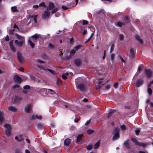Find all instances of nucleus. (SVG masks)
<instances>
[{
    "label": "nucleus",
    "instance_id": "nucleus-1",
    "mask_svg": "<svg viewBox=\"0 0 153 153\" xmlns=\"http://www.w3.org/2000/svg\"><path fill=\"white\" fill-rule=\"evenodd\" d=\"M4 127L6 128L5 131L6 134L8 136H10L11 134V130L12 128L11 126L9 124H6L4 125Z\"/></svg>",
    "mask_w": 153,
    "mask_h": 153
},
{
    "label": "nucleus",
    "instance_id": "nucleus-2",
    "mask_svg": "<svg viewBox=\"0 0 153 153\" xmlns=\"http://www.w3.org/2000/svg\"><path fill=\"white\" fill-rule=\"evenodd\" d=\"M114 134L113 136L112 140H116L118 139L120 137L119 129L117 128H116L114 130Z\"/></svg>",
    "mask_w": 153,
    "mask_h": 153
},
{
    "label": "nucleus",
    "instance_id": "nucleus-3",
    "mask_svg": "<svg viewBox=\"0 0 153 153\" xmlns=\"http://www.w3.org/2000/svg\"><path fill=\"white\" fill-rule=\"evenodd\" d=\"M131 140L136 145L139 146L145 147L146 146V145L145 144L143 143H140L137 140L134 138H131Z\"/></svg>",
    "mask_w": 153,
    "mask_h": 153
},
{
    "label": "nucleus",
    "instance_id": "nucleus-4",
    "mask_svg": "<svg viewBox=\"0 0 153 153\" xmlns=\"http://www.w3.org/2000/svg\"><path fill=\"white\" fill-rule=\"evenodd\" d=\"M17 58L18 61L21 63H22L24 61V57L23 56L22 53L19 51L17 52Z\"/></svg>",
    "mask_w": 153,
    "mask_h": 153
},
{
    "label": "nucleus",
    "instance_id": "nucleus-5",
    "mask_svg": "<svg viewBox=\"0 0 153 153\" xmlns=\"http://www.w3.org/2000/svg\"><path fill=\"white\" fill-rule=\"evenodd\" d=\"M50 12L48 10L44 11V13L42 14V18L43 19H45L46 18H48L50 16Z\"/></svg>",
    "mask_w": 153,
    "mask_h": 153
},
{
    "label": "nucleus",
    "instance_id": "nucleus-6",
    "mask_svg": "<svg viewBox=\"0 0 153 153\" xmlns=\"http://www.w3.org/2000/svg\"><path fill=\"white\" fill-rule=\"evenodd\" d=\"M22 98L21 97H16L12 99V102L17 103H19L22 100Z\"/></svg>",
    "mask_w": 153,
    "mask_h": 153
},
{
    "label": "nucleus",
    "instance_id": "nucleus-7",
    "mask_svg": "<svg viewBox=\"0 0 153 153\" xmlns=\"http://www.w3.org/2000/svg\"><path fill=\"white\" fill-rule=\"evenodd\" d=\"M74 63L76 66H79L82 64L81 59L79 58H76L74 60Z\"/></svg>",
    "mask_w": 153,
    "mask_h": 153
},
{
    "label": "nucleus",
    "instance_id": "nucleus-8",
    "mask_svg": "<svg viewBox=\"0 0 153 153\" xmlns=\"http://www.w3.org/2000/svg\"><path fill=\"white\" fill-rule=\"evenodd\" d=\"M143 83V80L142 79H138L135 83L136 86L137 87H139L142 85Z\"/></svg>",
    "mask_w": 153,
    "mask_h": 153
},
{
    "label": "nucleus",
    "instance_id": "nucleus-9",
    "mask_svg": "<svg viewBox=\"0 0 153 153\" xmlns=\"http://www.w3.org/2000/svg\"><path fill=\"white\" fill-rule=\"evenodd\" d=\"M14 79L15 81L17 83H21L22 81V79L16 75H14Z\"/></svg>",
    "mask_w": 153,
    "mask_h": 153
},
{
    "label": "nucleus",
    "instance_id": "nucleus-10",
    "mask_svg": "<svg viewBox=\"0 0 153 153\" xmlns=\"http://www.w3.org/2000/svg\"><path fill=\"white\" fill-rule=\"evenodd\" d=\"M38 16V15H33L31 16H29V19L30 18L31 21H33L34 23L36 24L37 23L36 18Z\"/></svg>",
    "mask_w": 153,
    "mask_h": 153
},
{
    "label": "nucleus",
    "instance_id": "nucleus-11",
    "mask_svg": "<svg viewBox=\"0 0 153 153\" xmlns=\"http://www.w3.org/2000/svg\"><path fill=\"white\" fill-rule=\"evenodd\" d=\"M8 108L9 110L13 112L16 113L18 111L17 108L13 106H10L8 107Z\"/></svg>",
    "mask_w": 153,
    "mask_h": 153
},
{
    "label": "nucleus",
    "instance_id": "nucleus-12",
    "mask_svg": "<svg viewBox=\"0 0 153 153\" xmlns=\"http://www.w3.org/2000/svg\"><path fill=\"white\" fill-rule=\"evenodd\" d=\"M78 88L82 92L84 91H85V87L84 85L82 83H80L78 85Z\"/></svg>",
    "mask_w": 153,
    "mask_h": 153
},
{
    "label": "nucleus",
    "instance_id": "nucleus-13",
    "mask_svg": "<svg viewBox=\"0 0 153 153\" xmlns=\"http://www.w3.org/2000/svg\"><path fill=\"white\" fill-rule=\"evenodd\" d=\"M24 40H22L21 41H19L18 40H16L15 41V44L18 47L22 46L23 45L24 43Z\"/></svg>",
    "mask_w": 153,
    "mask_h": 153
},
{
    "label": "nucleus",
    "instance_id": "nucleus-14",
    "mask_svg": "<svg viewBox=\"0 0 153 153\" xmlns=\"http://www.w3.org/2000/svg\"><path fill=\"white\" fill-rule=\"evenodd\" d=\"M15 140L18 142H21L24 139L22 135H20L19 136L15 137Z\"/></svg>",
    "mask_w": 153,
    "mask_h": 153
},
{
    "label": "nucleus",
    "instance_id": "nucleus-15",
    "mask_svg": "<svg viewBox=\"0 0 153 153\" xmlns=\"http://www.w3.org/2000/svg\"><path fill=\"white\" fill-rule=\"evenodd\" d=\"M42 117L41 115L38 116L37 115H33L32 116L31 118V120H34L36 119H38L41 120L42 119Z\"/></svg>",
    "mask_w": 153,
    "mask_h": 153
},
{
    "label": "nucleus",
    "instance_id": "nucleus-16",
    "mask_svg": "<svg viewBox=\"0 0 153 153\" xmlns=\"http://www.w3.org/2000/svg\"><path fill=\"white\" fill-rule=\"evenodd\" d=\"M54 7V5L52 2H50L49 4V6L47 7V10H51Z\"/></svg>",
    "mask_w": 153,
    "mask_h": 153
},
{
    "label": "nucleus",
    "instance_id": "nucleus-17",
    "mask_svg": "<svg viewBox=\"0 0 153 153\" xmlns=\"http://www.w3.org/2000/svg\"><path fill=\"white\" fill-rule=\"evenodd\" d=\"M129 55L131 58H133L134 57V50L133 48L130 49Z\"/></svg>",
    "mask_w": 153,
    "mask_h": 153
},
{
    "label": "nucleus",
    "instance_id": "nucleus-18",
    "mask_svg": "<svg viewBox=\"0 0 153 153\" xmlns=\"http://www.w3.org/2000/svg\"><path fill=\"white\" fill-rule=\"evenodd\" d=\"M71 142V140L69 138L66 139L64 142V144L65 146H68L69 145Z\"/></svg>",
    "mask_w": 153,
    "mask_h": 153
},
{
    "label": "nucleus",
    "instance_id": "nucleus-19",
    "mask_svg": "<svg viewBox=\"0 0 153 153\" xmlns=\"http://www.w3.org/2000/svg\"><path fill=\"white\" fill-rule=\"evenodd\" d=\"M145 73L147 76H150L152 74V71L149 69H146L145 71Z\"/></svg>",
    "mask_w": 153,
    "mask_h": 153
},
{
    "label": "nucleus",
    "instance_id": "nucleus-20",
    "mask_svg": "<svg viewBox=\"0 0 153 153\" xmlns=\"http://www.w3.org/2000/svg\"><path fill=\"white\" fill-rule=\"evenodd\" d=\"M4 121V119L3 117V114L0 112V123H2Z\"/></svg>",
    "mask_w": 153,
    "mask_h": 153
},
{
    "label": "nucleus",
    "instance_id": "nucleus-21",
    "mask_svg": "<svg viewBox=\"0 0 153 153\" xmlns=\"http://www.w3.org/2000/svg\"><path fill=\"white\" fill-rule=\"evenodd\" d=\"M68 75L69 73L66 72L65 74H62V77L63 79H66L68 78Z\"/></svg>",
    "mask_w": 153,
    "mask_h": 153
},
{
    "label": "nucleus",
    "instance_id": "nucleus-22",
    "mask_svg": "<svg viewBox=\"0 0 153 153\" xmlns=\"http://www.w3.org/2000/svg\"><path fill=\"white\" fill-rule=\"evenodd\" d=\"M15 36L18 39H19V40H20L21 41H22V40L24 41V38L23 36L19 35L17 33H16L15 34Z\"/></svg>",
    "mask_w": 153,
    "mask_h": 153
},
{
    "label": "nucleus",
    "instance_id": "nucleus-23",
    "mask_svg": "<svg viewBox=\"0 0 153 153\" xmlns=\"http://www.w3.org/2000/svg\"><path fill=\"white\" fill-rule=\"evenodd\" d=\"M136 39L140 43L142 44L143 43V41L142 39H140V36L138 35H136L135 36Z\"/></svg>",
    "mask_w": 153,
    "mask_h": 153
},
{
    "label": "nucleus",
    "instance_id": "nucleus-24",
    "mask_svg": "<svg viewBox=\"0 0 153 153\" xmlns=\"http://www.w3.org/2000/svg\"><path fill=\"white\" fill-rule=\"evenodd\" d=\"M40 35L38 33H35L34 35L32 36V38L36 40L39 37Z\"/></svg>",
    "mask_w": 153,
    "mask_h": 153
},
{
    "label": "nucleus",
    "instance_id": "nucleus-25",
    "mask_svg": "<svg viewBox=\"0 0 153 153\" xmlns=\"http://www.w3.org/2000/svg\"><path fill=\"white\" fill-rule=\"evenodd\" d=\"M11 9L12 11L13 12H16L19 11V10L17 9V7L15 6L11 7Z\"/></svg>",
    "mask_w": 153,
    "mask_h": 153
},
{
    "label": "nucleus",
    "instance_id": "nucleus-26",
    "mask_svg": "<svg viewBox=\"0 0 153 153\" xmlns=\"http://www.w3.org/2000/svg\"><path fill=\"white\" fill-rule=\"evenodd\" d=\"M82 134H79L78 135L77 137V140L76 141V142L77 143L79 142L80 140H81L82 137Z\"/></svg>",
    "mask_w": 153,
    "mask_h": 153
},
{
    "label": "nucleus",
    "instance_id": "nucleus-27",
    "mask_svg": "<svg viewBox=\"0 0 153 153\" xmlns=\"http://www.w3.org/2000/svg\"><path fill=\"white\" fill-rule=\"evenodd\" d=\"M82 47V45H78L75 46L73 49L75 50V51H77L78 49H79L81 47Z\"/></svg>",
    "mask_w": 153,
    "mask_h": 153
},
{
    "label": "nucleus",
    "instance_id": "nucleus-28",
    "mask_svg": "<svg viewBox=\"0 0 153 153\" xmlns=\"http://www.w3.org/2000/svg\"><path fill=\"white\" fill-rule=\"evenodd\" d=\"M129 140H127L124 143V145L127 148H128L129 146Z\"/></svg>",
    "mask_w": 153,
    "mask_h": 153
},
{
    "label": "nucleus",
    "instance_id": "nucleus-29",
    "mask_svg": "<svg viewBox=\"0 0 153 153\" xmlns=\"http://www.w3.org/2000/svg\"><path fill=\"white\" fill-rule=\"evenodd\" d=\"M100 144V141H98L94 145L93 147L95 149H97L99 146Z\"/></svg>",
    "mask_w": 153,
    "mask_h": 153
},
{
    "label": "nucleus",
    "instance_id": "nucleus-30",
    "mask_svg": "<svg viewBox=\"0 0 153 153\" xmlns=\"http://www.w3.org/2000/svg\"><path fill=\"white\" fill-rule=\"evenodd\" d=\"M72 56L70 54L69 55L66 56L65 58H64V59L65 61H67L70 59L71 58V56Z\"/></svg>",
    "mask_w": 153,
    "mask_h": 153
},
{
    "label": "nucleus",
    "instance_id": "nucleus-31",
    "mask_svg": "<svg viewBox=\"0 0 153 153\" xmlns=\"http://www.w3.org/2000/svg\"><path fill=\"white\" fill-rule=\"evenodd\" d=\"M124 25V23L120 22H117V25L119 27H121L123 26Z\"/></svg>",
    "mask_w": 153,
    "mask_h": 153
},
{
    "label": "nucleus",
    "instance_id": "nucleus-32",
    "mask_svg": "<svg viewBox=\"0 0 153 153\" xmlns=\"http://www.w3.org/2000/svg\"><path fill=\"white\" fill-rule=\"evenodd\" d=\"M58 10V7H56L54 8L53 9L51 12V13L52 14H54L56 13Z\"/></svg>",
    "mask_w": 153,
    "mask_h": 153
},
{
    "label": "nucleus",
    "instance_id": "nucleus-33",
    "mask_svg": "<svg viewBox=\"0 0 153 153\" xmlns=\"http://www.w3.org/2000/svg\"><path fill=\"white\" fill-rule=\"evenodd\" d=\"M115 54L114 53H112L110 56V58L112 61H113L114 59Z\"/></svg>",
    "mask_w": 153,
    "mask_h": 153
},
{
    "label": "nucleus",
    "instance_id": "nucleus-34",
    "mask_svg": "<svg viewBox=\"0 0 153 153\" xmlns=\"http://www.w3.org/2000/svg\"><path fill=\"white\" fill-rule=\"evenodd\" d=\"M76 52V51H75V50L74 49H72L71 50L69 51L70 54L72 56L73 55H74V54Z\"/></svg>",
    "mask_w": 153,
    "mask_h": 153
},
{
    "label": "nucleus",
    "instance_id": "nucleus-35",
    "mask_svg": "<svg viewBox=\"0 0 153 153\" xmlns=\"http://www.w3.org/2000/svg\"><path fill=\"white\" fill-rule=\"evenodd\" d=\"M39 6L40 7H46V5L45 4V3L44 2H42L40 3L39 4Z\"/></svg>",
    "mask_w": 153,
    "mask_h": 153
},
{
    "label": "nucleus",
    "instance_id": "nucleus-36",
    "mask_svg": "<svg viewBox=\"0 0 153 153\" xmlns=\"http://www.w3.org/2000/svg\"><path fill=\"white\" fill-rule=\"evenodd\" d=\"M124 37V36L123 34H120L119 39L120 40H122L123 39Z\"/></svg>",
    "mask_w": 153,
    "mask_h": 153
},
{
    "label": "nucleus",
    "instance_id": "nucleus-37",
    "mask_svg": "<svg viewBox=\"0 0 153 153\" xmlns=\"http://www.w3.org/2000/svg\"><path fill=\"white\" fill-rule=\"evenodd\" d=\"M147 91L149 95H151L152 94V91L150 88H148Z\"/></svg>",
    "mask_w": 153,
    "mask_h": 153
},
{
    "label": "nucleus",
    "instance_id": "nucleus-38",
    "mask_svg": "<svg viewBox=\"0 0 153 153\" xmlns=\"http://www.w3.org/2000/svg\"><path fill=\"white\" fill-rule=\"evenodd\" d=\"M29 44L30 45L31 47L32 48H34V44L31 41L29 40Z\"/></svg>",
    "mask_w": 153,
    "mask_h": 153
},
{
    "label": "nucleus",
    "instance_id": "nucleus-39",
    "mask_svg": "<svg viewBox=\"0 0 153 153\" xmlns=\"http://www.w3.org/2000/svg\"><path fill=\"white\" fill-rule=\"evenodd\" d=\"M25 111L28 113H29V105H27L25 108Z\"/></svg>",
    "mask_w": 153,
    "mask_h": 153
},
{
    "label": "nucleus",
    "instance_id": "nucleus-40",
    "mask_svg": "<svg viewBox=\"0 0 153 153\" xmlns=\"http://www.w3.org/2000/svg\"><path fill=\"white\" fill-rule=\"evenodd\" d=\"M47 70H48L51 73L53 74H55L56 73V72L55 71H53L52 70L47 69Z\"/></svg>",
    "mask_w": 153,
    "mask_h": 153
},
{
    "label": "nucleus",
    "instance_id": "nucleus-41",
    "mask_svg": "<svg viewBox=\"0 0 153 153\" xmlns=\"http://www.w3.org/2000/svg\"><path fill=\"white\" fill-rule=\"evenodd\" d=\"M94 132V131L93 130H91V129H88L87 131V133L88 134H91L92 133Z\"/></svg>",
    "mask_w": 153,
    "mask_h": 153
},
{
    "label": "nucleus",
    "instance_id": "nucleus-42",
    "mask_svg": "<svg viewBox=\"0 0 153 153\" xmlns=\"http://www.w3.org/2000/svg\"><path fill=\"white\" fill-rule=\"evenodd\" d=\"M118 56L119 58L121 60V61L122 62H124L125 64L126 63L125 61V60L123 59L122 58V56L120 55L119 56Z\"/></svg>",
    "mask_w": 153,
    "mask_h": 153
},
{
    "label": "nucleus",
    "instance_id": "nucleus-43",
    "mask_svg": "<svg viewBox=\"0 0 153 153\" xmlns=\"http://www.w3.org/2000/svg\"><path fill=\"white\" fill-rule=\"evenodd\" d=\"M38 127L40 128H43V125L41 123H39L38 125Z\"/></svg>",
    "mask_w": 153,
    "mask_h": 153
},
{
    "label": "nucleus",
    "instance_id": "nucleus-44",
    "mask_svg": "<svg viewBox=\"0 0 153 153\" xmlns=\"http://www.w3.org/2000/svg\"><path fill=\"white\" fill-rule=\"evenodd\" d=\"M92 145H89L86 147V149L88 150H90L92 149Z\"/></svg>",
    "mask_w": 153,
    "mask_h": 153
},
{
    "label": "nucleus",
    "instance_id": "nucleus-45",
    "mask_svg": "<svg viewBox=\"0 0 153 153\" xmlns=\"http://www.w3.org/2000/svg\"><path fill=\"white\" fill-rule=\"evenodd\" d=\"M10 47L11 50L13 52H15L16 51V49L15 47L14 46H10Z\"/></svg>",
    "mask_w": 153,
    "mask_h": 153
},
{
    "label": "nucleus",
    "instance_id": "nucleus-46",
    "mask_svg": "<svg viewBox=\"0 0 153 153\" xmlns=\"http://www.w3.org/2000/svg\"><path fill=\"white\" fill-rule=\"evenodd\" d=\"M114 44H112L111 47V48H110V52L111 53L113 51V50H114Z\"/></svg>",
    "mask_w": 153,
    "mask_h": 153
},
{
    "label": "nucleus",
    "instance_id": "nucleus-47",
    "mask_svg": "<svg viewBox=\"0 0 153 153\" xmlns=\"http://www.w3.org/2000/svg\"><path fill=\"white\" fill-rule=\"evenodd\" d=\"M57 83L58 84H61L62 83V81L60 79L57 78Z\"/></svg>",
    "mask_w": 153,
    "mask_h": 153
},
{
    "label": "nucleus",
    "instance_id": "nucleus-48",
    "mask_svg": "<svg viewBox=\"0 0 153 153\" xmlns=\"http://www.w3.org/2000/svg\"><path fill=\"white\" fill-rule=\"evenodd\" d=\"M120 127H121L122 130H126V126H125V125H121L120 126Z\"/></svg>",
    "mask_w": 153,
    "mask_h": 153
},
{
    "label": "nucleus",
    "instance_id": "nucleus-49",
    "mask_svg": "<svg viewBox=\"0 0 153 153\" xmlns=\"http://www.w3.org/2000/svg\"><path fill=\"white\" fill-rule=\"evenodd\" d=\"M115 111L114 110H112L110 111L108 113V114L109 115H111L114 113Z\"/></svg>",
    "mask_w": 153,
    "mask_h": 153
},
{
    "label": "nucleus",
    "instance_id": "nucleus-50",
    "mask_svg": "<svg viewBox=\"0 0 153 153\" xmlns=\"http://www.w3.org/2000/svg\"><path fill=\"white\" fill-rule=\"evenodd\" d=\"M88 23V22L86 20H83L82 25H87Z\"/></svg>",
    "mask_w": 153,
    "mask_h": 153
},
{
    "label": "nucleus",
    "instance_id": "nucleus-51",
    "mask_svg": "<svg viewBox=\"0 0 153 153\" xmlns=\"http://www.w3.org/2000/svg\"><path fill=\"white\" fill-rule=\"evenodd\" d=\"M13 28L14 29H16L18 31L19 30V27L15 24H14Z\"/></svg>",
    "mask_w": 153,
    "mask_h": 153
},
{
    "label": "nucleus",
    "instance_id": "nucleus-52",
    "mask_svg": "<svg viewBox=\"0 0 153 153\" xmlns=\"http://www.w3.org/2000/svg\"><path fill=\"white\" fill-rule=\"evenodd\" d=\"M18 70L22 72H24V69L23 68H18Z\"/></svg>",
    "mask_w": 153,
    "mask_h": 153
},
{
    "label": "nucleus",
    "instance_id": "nucleus-53",
    "mask_svg": "<svg viewBox=\"0 0 153 153\" xmlns=\"http://www.w3.org/2000/svg\"><path fill=\"white\" fill-rule=\"evenodd\" d=\"M118 85V83L117 82H116L114 84L113 86L115 88H116Z\"/></svg>",
    "mask_w": 153,
    "mask_h": 153
},
{
    "label": "nucleus",
    "instance_id": "nucleus-54",
    "mask_svg": "<svg viewBox=\"0 0 153 153\" xmlns=\"http://www.w3.org/2000/svg\"><path fill=\"white\" fill-rule=\"evenodd\" d=\"M15 153H21V150L19 149H16L15 150Z\"/></svg>",
    "mask_w": 153,
    "mask_h": 153
},
{
    "label": "nucleus",
    "instance_id": "nucleus-55",
    "mask_svg": "<svg viewBox=\"0 0 153 153\" xmlns=\"http://www.w3.org/2000/svg\"><path fill=\"white\" fill-rule=\"evenodd\" d=\"M37 61L40 63H45V62L41 59H38L37 60Z\"/></svg>",
    "mask_w": 153,
    "mask_h": 153
},
{
    "label": "nucleus",
    "instance_id": "nucleus-56",
    "mask_svg": "<svg viewBox=\"0 0 153 153\" xmlns=\"http://www.w3.org/2000/svg\"><path fill=\"white\" fill-rule=\"evenodd\" d=\"M140 132V130L139 129H137L135 131L136 134L137 135H138Z\"/></svg>",
    "mask_w": 153,
    "mask_h": 153
},
{
    "label": "nucleus",
    "instance_id": "nucleus-57",
    "mask_svg": "<svg viewBox=\"0 0 153 153\" xmlns=\"http://www.w3.org/2000/svg\"><path fill=\"white\" fill-rule=\"evenodd\" d=\"M23 89L24 90H27L29 89V85H26L25 86L23 87Z\"/></svg>",
    "mask_w": 153,
    "mask_h": 153
},
{
    "label": "nucleus",
    "instance_id": "nucleus-58",
    "mask_svg": "<svg viewBox=\"0 0 153 153\" xmlns=\"http://www.w3.org/2000/svg\"><path fill=\"white\" fill-rule=\"evenodd\" d=\"M125 22L127 23H128V22H129V21H128V16H126L125 17Z\"/></svg>",
    "mask_w": 153,
    "mask_h": 153
},
{
    "label": "nucleus",
    "instance_id": "nucleus-59",
    "mask_svg": "<svg viewBox=\"0 0 153 153\" xmlns=\"http://www.w3.org/2000/svg\"><path fill=\"white\" fill-rule=\"evenodd\" d=\"M60 15V13H56L55 15V17H59Z\"/></svg>",
    "mask_w": 153,
    "mask_h": 153
},
{
    "label": "nucleus",
    "instance_id": "nucleus-60",
    "mask_svg": "<svg viewBox=\"0 0 153 153\" xmlns=\"http://www.w3.org/2000/svg\"><path fill=\"white\" fill-rule=\"evenodd\" d=\"M62 8L64 10H66L68 9V7L64 5H62Z\"/></svg>",
    "mask_w": 153,
    "mask_h": 153
},
{
    "label": "nucleus",
    "instance_id": "nucleus-61",
    "mask_svg": "<svg viewBox=\"0 0 153 153\" xmlns=\"http://www.w3.org/2000/svg\"><path fill=\"white\" fill-rule=\"evenodd\" d=\"M13 40L10 41L9 43L10 47L13 46Z\"/></svg>",
    "mask_w": 153,
    "mask_h": 153
},
{
    "label": "nucleus",
    "instance_id": "nucleus-62",
    "mask_svg": "<svg viewBox=\"0 0 153 153\" xmlns=\"http://www.w3.org/2000/svg\"><path fill=\"white\" fill-rule=\"evenodd\" d=\"M48 46L51 48H53L54 47V45L51 44H48Z\"/></svg>",
    "mask_w": 153,
    "mask_h": 153
},
{
    "label": "nucleus",
    "instance_id": "nucleus-63",
    "mask_svg": "<svg viewBox=\"0 0 153 153\" xmlns=\"http://www.w3.org/2000/svg\"><path fill=\"white\" fill-rule=\"evenodd\" d=\"M91 120V119H90L89 120H87L86 122L85 123V125L86 126V125H88L90 123Z\"/></svg>",
    "mask_w": 153,
    "mask_h": 153
},
{
    "label": "nucleus",
    "instance_id": "nucleus-64",
    "mask_svg": "<svg viewBox=\"0 0 153 153\" xmlns=\"http://www.w3.org/2000/svg\"><path fill=\"white\" fill-rule=\"evenodd\" d=\"M5 40L7 41H8L9 40V36L8 35H7L5 38Z\"/></svg>",
    "mask_w": 153,
    "mask_h": 153
}]
</instances>
